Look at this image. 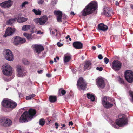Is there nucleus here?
Listing matches in <instances>:
<instances>
[{"mask_svg": "<svg viewBox=\"0 0 133 133\" xmlns=\"http://www.w3.org/2000/svg\"><path fill=\"white\" fill-rule=\"evenodd\" d=\"M36 113L35 110L32 108L30 109L28 112L26 111L22 114L19 119L21 123L25 122L31 120Z\"/></svg>", "mask_w": 133, "mask_h": 133, "instance_id": "obj_1", "label": "nucleus"}, {"mask_svg": "<svg viewBox=\"0 0 133 133\" xmlns=\"http://www.w3.org/2000/svg\"><path fill=\"white\" fill-rule=\"evenodd\" d=\"M97 5L96 2L93 1L89 3L82 11L83 16H85L92 13L97 9Z\"/></svg>", "mask_w": 133, "mask_h": 133, "instance_id": "obj_2", "label": "nucleus"}, {"mask_svg": "<svg viewBox=\"0 0 133 133\" xmlns=\"http://www.w3.org/2000/svg\"><path fill=\"white\" fill-rule=\"evenodd\" d=\"M2 70L3 74L7 76H10L13 72L12 68L8 64L3 65L2 66Z\"/></svg>", "mask_w": 133, "mask_h": 133, "instance_id": "obj_3", "label": "nucleus"}, {"mask_svg": "<svg viewBox=\"0 0 133 133\" xmlns=\"http://www.w3.org/2000/svg\"><path fill=\"white\" fill-rule=\"evenodd\" d=\"M3 55L5 58L10 61L14 60V56L12 52L9 49H5L3 52Z\"/></svg>", "mask_w": 133, "mask_h": 133, "instance_id": "obj_4", "label": "nucleus"}, {"mask_svg": "<svg viewBox=\"0 0 133 133\" xmlns=\"http://www.w3.org/2000/svg\"><path fill=\"white\" fill-rule=\"evenodd\" d=\"M111 98L109 97H104L102 100V104L104 107L106 108H111L113 105L110 103L111 101Z\"/></svg>", "mask_w": 133, "mask_h": 133, "instance_id": "obj_5", "label": "nucleus"}, {"mask_svg": "<svg viewBox=\"0 0 133 133\" xmlns=\"http://www.w3.org/2000/svg\"><path fill=\"white\" fill-rule=\"evenodd\" d=\"M48 19V17L46 15H44L40 18H36L34 19V22L37 24L38 23L41 25H44Z\"/></svg>", "mask_w": 133, "mask_h": 133, "instance_id": "obj_6", "label": "nucleus"}, {"mask_svg": "<svg viewBox=\"0 0 133 133\" xmlns=\"http://www.w3.org/2000/svg\"><path fill=\"white\" fill-rule=\"evenodd\" d=\"M124 76L126 80L129 83L133 82V72L131 70L126 71L124 73Z\"/></svg>", "mask_w": 133, "mask_h": 133, "instance_id": "obj_7", "label": "nucleus"}, {"mask_svg": "<svg viewBox=\"0 0 133 133\" xmlns=\"http://www.w3.org/2000/svg\"><path fill=\"white\" fill-rule=\"evenodd\" d=\"M124 115L123 117L116 120V124L119 126H123L127 124L128 119L127 117H124Z\"/></svg>", "mask_w": 133, "mask_h": 133, "instance_id": "obj_8", "label": "nucleus"}, {"mask_svg": "<svg viewBox=\"0 0 133 133\" xmlns=\"http://www.w3.org/2000/svg\"><path fill=\"white\" fill-rule=\"evenodd\" d=\"M77 86L79 89L84 90L86 88V84L84 80L82 78H80L77 81Z\"/></svg>", "mask_w": 133, "mask_h": 133, "instance_id": "obj_9", "label": "nucleus"}, {"mask_svg": "<svg viewBox=\"0 0 133 133\" xmlns=\"http://www.w3.org/2000/svg\"><path fill=\"white\" fill-rule=\"evenodd\" d=\"M122 64L118 60H114L112 64V67L115 71H118L120 70Z\"/></svg>", "mask_w": 133, "mask_h": 133, "instance_id": "obj_10", "label": "nucleus"}, {"mask_svg": "<svg viewBox=\"0 0 133 133\" xmlns=\"http://www.w3.org/2000/svg\"><path fill=\"white\" fill-rule=\"evenodd\" d=\"M14 43L18 45L19 44H22L25 43L26 41L25 39L24 38H21L19 36H16L14 37Z\"/></svg>", "mask_w": 133, "mask_h": 133, "instance_id": "obj_11", "label": "nucleus"}, {"mask_svg": "<svg viewBox=\"0 0 133 133\" xmlns=\"http://www.w3.org/2000/svg\"><path fill=\"white\" fill-rule=\"evenodd\" d=\"M1 121L3 125L5 127H9L12 124L11 120L7 118H2Z\"/></svg>", "mask_w": 133, "mask_h": 133, "instance_id": "obj_12", "label": "nucleus"}, {"mask_svg": "<svg viewBox=\"0 0 133 133\" xmlns=\"http://www.w3.org/2000/svg\"><path fill=\"white\" fill-rule=\"evenodd\" d=\"M12 1L9 0L0 3V6L2 8H8L11 7L13 4Z\"/></svg>", "mask_w": 133, "mask_h": 133, "instance_id": "obj_13", "label": "nucleus"}, {"mask_svg": "<svg viewBox=\"0 0 133 133\" xmlns=\"http://www.w3.org/2000/svg\"><path fill=\"white\" fill-rule=\"evenodd\" d=\"M17 74L18 77H23L26 75L25 71L22 66H18L17 67Z\"/></svg>", "mask_w": 133, "mask_h": 133, "instance_id": "obj_14", "label": "nucleus"}, {"mask_svg": "<svg viewBox=\"0 0 133 133\" xmlns=\"http://www.w3.org/2000/svg\"><path fill=\"white\" fill-rule=\"evenodd\" d=\"M15 31V29L14 28L8 27L6 30L4 36L6 37L7 36L11 35L14 33Z\"/></svg>", "mask_w": 133, "mask_h": 133, "instance_id": "obj_15", "label": "nucleus"}, {"mask_svg": "<svg viewBox=\"0 0 133 133\" xmlns=\"http://www.w3.org/2000/svg\"><path fill=\"white\" fill-rule=\"evenodd\" d=\"M32 47L36 52L38 53H40L44 50V47L41 45L35 44L33 45Z\"/></svg>", "mask_w": 133, "mask_h": 133, "instance_id": "obj_16", "label": "nucleus"}, {"mask_svg": "<svg viewBox=\"0 0 133 133\" xmlns=\"http://www.w3.org/2000/svg\"><path fill=\"white\" fill-rule=\"evenodd\" d=\"M10 99H6L3 100L2 102V105L6 108H10Z\"/></svg>", "mask_w": 133, "mask_h": 133, "instance_id": "obj_17", "label": "nucleus"}, {"mask_svg": "<svg viewBox=\"0 0 133 133\" xmlns=\"http://www.w3.org/2000/svg\"><path fill=\"white\" fill-rule=\"evenodd\" d=\"M54 13L55 15H58L57 18V20L58 22H61L62 17V12L60 11H55L54 12Z\"/></svg>", "mask_w": 133, "mask_h": 133, "instance_id": "obj_18", "label": "nucleus"}, {"mask_svg": "<svg viewBox=\"0 0 133 133\" xmlns=\"http://www.w3.org/2000/svg\"><path fill=\"white\" fill-rule=\"evenodd\" d=\"M97 84L98 87L101 88H103L105 86V84L104 80L101 78L98 79L97 82Z\"/></svg>", "mask_w": 133, "mask_h": 133, "instance_id": "obj_19", "label": "nucleus"}, {"mask_svg": "<svg viewBox=\"0 0 133 133\" xmlns=\"http://www.w3.org/2000/svg\"><path fill=\"white\" fill-rule=\"evenodd\" d=\"M111 10L110 8L105 7L104 8L103 12L105 15L109 17L111 15Z\"/></svg>", "mask_w": 133, "mask_h": 133, "instance_id": "obj_20", "label": "nucleus"}, {"mask_svg": "<svg viewBox=\"0 0 133 133\" xmlns=\"http://www.w3.org/2000/svg\"><path fill=\"white\" fill-rule=\"evenodd\" d=\"M73 46L77 49H82L83 47V44L79 42L76 41L73 42Z\"/></svg>", "mask_w": 133, "mask_h": 133, "instance_id": "obj_21", "label": "nucleus"}, {"mask_svg": "<svg viewBox=\"0 0 133 133\" xmlns=\"http://www.w3.org/2000/svg\"><path fill=\"white\" fill-rule=\"evenodd\" d=\"M98 29L103 31H106L108 29V27L103 23H100L98 25Z\"/></svg>", "mask_w": 133, "mask_h": 133, "instance_id": "obj_22", "label": "nucleus"}, {"mask_svg": "<svg viewBox=\"0 0 133 133\" xmlns=\"http://www.w3.org/2000/svg\"><path fill=\"white\" fill-rule=\"evenodd\" d=\"M91 63L89 61H86L85 63V65L84 66V70L89 69L90 68Z\"/></svg>", "mask_w": 133, "mask_h": 133, "instance_id": "obj_23", "label": "nucleus"}, {"mask_svg": "<svg viewBox=\"0 0 133 133\" xmlns=\"http://www.w3.org/2000/svg\"><path fill=\"white\" fill-rule=\"evenodd\" d=\"M17 105V104L14 101H13L10 99V102L9 104L10 108L14 109L16 107Z\"/></svg>", "mask_w": 133, "mask_h": 133, "instance_id": "obj_24", "label": "nucleus"}, {"mask_svg": "<svg viewBox=\"0 0 133 133\" xmlns=\"http://www.w3.org/2000/svg\"><path fill=\"white\" fill-rule=\"evenodd\" d=\"M49 99L51 102L54 103L56 101L57 97L55 96H50L49 97Z\"/></svg>", "mask_w": 133, "mask_h": 133, "instance_id": "obj_25", "label": "nucleus"}, {"mask_svg": "<svg viewBox=\"0 0 133 133\" xmlns=\"http://www.w3.org/2000/svg\"><path fill=\"white\" fill-rule=\"evenodd\" d=\"M87 96L88 98L89 99H90L91 101H94L95 98L93 95L90 93H88L87 94Z\"/></svg>", "mask_w": 133, "mask_h": 133, "instance_id": "obj_26", "label": "nucleus"}, {"mask_svg": "<svg viewBox=\"0 0 133 133\" xmlns=\"http://www.w3.org/2000/svg\"><path fill=\"white\" fill-rule=\"evenodd\" d=\"M27 19L24 17H18V19L17 20L18 22L19 23H22L27 21Z\"/></svg>", "mask_w": 133, "mask_h": 133, "instance_id": "obj_27", "label": "nucleus"}, {"mask_svg": "<svg viewBox=\"0 0 133 133\" xmlns=\"http://www.w3.org/2000/svg\"><path fill=\"white\" fill-rule=\"evenodd\" d=\"M17 19L16 18L10 19L9 20L7 21L6 24H7L11 25L13 23H14L15 21Z\"/></svg>", "mask_w": 133, "mask_h": 133, "instance_id": "obj_28", "label": "nucleus"}, {"mask_svg": "<svg viewBox=\"0 0 133 133\" xmlns=\"http://www.w3.org/2000/svg\"><path fill=\"white\" fill-rule=\"evenodd\" d=\"M32 11L37 15H40L41 13V11L39 10H36L35 9H33Z\"/></svg>", "mask_w": 133, "mask_h": 133, "instance_id": "obj_29", "label": "nucleus"}, {"mask_svg": "<svg viewBox=\"0 0 133 133\" xmlns=\"http://www.w3.org/2000/svg\"><path fill=\"white\" fill-rule=\"evenodd\" d=\"M23 35L26 37L29 40H31L32 39L31 35V34H29L26 33L23 34Z\"/></svg>", "mask_w": 133, "mask_h": 133, "instance_id": "obj_30", "label": "nucleus"}, {"mask_svg": "<svg viewBox=\"0 0 133 133\" xmlns=\"http://www.w3.org/2000/svg\"><path fill=\"white\" fill-rule=\"evenodd\" d=\"M31 26L30 25H24L22 28V30L24 31H26L30 29Z\"/></svg>", "mask_w": 133, "mask_h": 133, "instance_id": "obj_31", "label": "nucleus"}, {"mask_svg": "<svg viewBox=\"0 0 133 133\" xmlns=\"http://www.w3.org/2000/svg\"><path fill=\"white\" fill-rule=\"evenodd\" d=\"M70 56H65L64 58V63L68 62L71 59Z\"/></svg>", "mask_w": 133, "mask_h": 133, "instance_id": "obj_32", "label": "nucleus"}, {"mask_svg": "<svg viewBox=\"0 0 133 133\" xmlns=\"http://www.w3.org/2000/svg\"><path fill=\"white\" fill-rule=\"evenodd\" d=\"M28 2L27 1H25L23 2L20 6V8L21 9H22L24 7H25L26 5L28 4Z\"/></svg>", "mask_w": 133, "mask_h": 133, "instance_id": "obj_33", "label": "nucleus"}, {"mask_svg": "<svg viewBox=\"0 0 133 133\" xmlns=\"http://www.w3.org/2000/svg\"><path fill=\"white\" fill-rule=\"evenodd\" d=\"M35 96V94H32L30 95L27 96L26 97V99L27 100H30Z\"/></svg>", "mask_w": 133, "mask_h": 133, "instance_id": "obj_34", "label": "nucleus"}, {"mask_svg": "<svg viewBox=\"0 0 133 133\" xmlns=\"http://www.w3.org/2000/svg\"><path fill=\"white\" fill-rule=\"evenodd\" d=\"M45 121L44 119L42 118L39 121V124L43 126L44 124Z\"/></svg>", "mask_w": 133, "mask_h": 133, "instance_id": "obj_35", "label": "nucleus"}, {"mask_svg": "<svg viewBox=\"0 0 133 133\" xmlns=\"http://www.w3.org/2000/svg\"><path fill=\"white\" fill-rule=\"evenodd\" d=\"M23 62L24 64L25 65H27L29 64V62L26 59H25L23 60Z\"/></svg>", "mask_w": 133, "mask_h": 133, "instance_id": "obj_36", "label": "nucleus"}, {"mask_svg": "<svg viewBox=\"0 0 133 133\" xmlns=\"http://www.w3.org/2000/svg\"><path fill=\"white\" fill-rule=\"evenodd\" d=\"M119 82L121 84H124V81L123 79H122L120 77H119Z\"/></svg>", "mask_w": 133, "mask_h": 133, "instance_id": "obj_37", "label": "nucleus"}, {"mask_svg": "<svg viewBox=\"0 0 133 133\" xmlns=\"http://www.w3.org/2000/svg\"><path fill=\"white\" fill-rule=\"evenodd\" d=\"M104 62L106 64H107L108 63L109 61V59L107 57H105L104 59Z\"/></svg>", "mask_w": 133, "mask_h": 133, "instance_id": "obj_38", "label": "nucleus"}, {"mask_svg": "<svg viewBox=\"0 0 133 133\" xmlns=\"http://www.w3.org/2000/svg\"><path fill=\"white\" fill-rule=\"evenodd\" d=\"M56 33L57 32V30L55 29L54 30H52L50 31L51 34V35H54L55 34V32Z\"/></svg>", "mask_w": 133, "mask_h": 133, "instance_id": "obj_39", "label": "nucleus"}, {"mask_svg": "<svg viewBox=\"0 0 133 133\" xmlns=\"http://www.w3.org/2000/svg\"><path fill=\"white\" fill-rule=\"evenodd\" d=\"M38 3L39 4H42L44 2V0H37Z\"/></svg>", "mask_w": 133, "mask_h": 133, "instance_id": "obj_40", "label": "nucleus"}, {"mask_svg": "<svg viewBox=\"0 0 133 133\" xmlns=\"http://www.w3.org/2000/svg\"><path fill=\"white\" fill-rule=\"evenodd\" d=\"M96 69L97 70H99V71H101L102 70H103V68H102L101 67H97L96 68Z\"/></svg>", "mask_w": 133, "mask_h": 133, "instance_id": "obj_41", "label": "nucleus"}, {"mask_svg": "<svg viewBox=\"0 0 133 133\" xmlns=\"http://www.w3.org/2000/svg\"><path fill=\"white\" fill-rule=\"evenodd\" d=\"M57 45L59 47H60L62 46L63 44H61L60 43L58 42L57 43Z\"/></svg>", "mask_w": 133, "mask_h": 133, "instance_id": "obj_42", "label": "nucleus"}, {"mask_svg": "<svg viewBox=\"0 0 133 133\" xmlns=\"http://www.w3.org/2000/svg\"><path fill=\"white\" fill-rule=\"evenodd\" d=\"M61 93L62 94L64 95L66 93V91L65 90H62L61 91Z\"/></svg>", "mask_w": 133, "mask_h": 133, "instance_id": "obj_43", "label": "nucleus"}, {"mask_svg": "<svg viewBox=\"0 0 133 133\" xmlns=\"http://www.w3.org/2000/svg\"><path fill=\"white\" fill-rule=\"evenodd\" d=\"M98 58L100 60H101L103 59V57L102 55L99 54L98 56Z\"/></svg>", "mask_w": 133, "mask_h": 133, "instance_id": "obj_44", "label": "nucleus"}, {"mask_svg": "<svg viewBox=\"0 0 133 133\" xmlns=\"http://www.w3.org/2000/svg\"><path fill=\"white\" fill-rule=\"evenodd\" d=\"M130 95L132 98V100L133 101V92L130 91Z\"/></svg>", "mask_w": 133, "mask_h": 133, "instance_id": "obj_45", "label": "nucleus"}, {"mask_svg": "<svg viewBox=\"0 0 133 133\" xmlns=\"http://www.w3.org/2000/svg\"><path fill=\"white\" fill-rule=\"evenodd\" d=\"M55 126H56V128L57 129L58 126V124L56 122L55 123Z\"/></svg>", "mask_w": 133, "mask_h": 133, "instance_id": "obj_46", "label": "nucleus"}, {"mask_svg": "<svg viewBox=\"0 0 133 133\" xmlns=\"http://www.w3.org/2000/svg\"><path fill=\"white\" fill-rule=\"evenodd\" d=\"M73 123L72 121L69 122V125H73Z\"/></svg>", "mask_w": 133, "mask_h": 133, "instance_id": "obj_47", "label": "nucleus"}, {"mask_svg": "<svg viewBox=\"0 0 133 133\" xmlns=\"http://www.w3.org/2000/svg\"><path fill=\"white\" fill-rule=\"evenodd\" d=\"M46 76L48 77H50L51 76V75L50 74H46Z\"/></svg>", "mask_w": 133, "mask_h": 133, "instance_id": "obj_48", "label": "nucleus"}, {"mask_svg": "<svg viewBox=\"0 0 133 133\" xmlns=\"http://www.w3.org/2000/svg\"><path fill=\"white\" fill-rule=\"evenodd\" d=\"M43 71V70H40L39 71H38L37 72L39 74H41L42 72Z\"/></svg>", "mask_w": 133, "mask_h": 133, "instance_id": "obj_49", "label": "nucleus"}, {"mask_svg": "<svg viewBox=\"0 0 133 133\" xmlns=\"http://www.w3.org/2000/svg\"><path fill=\"white\" fill-rule=\"evenodd\" d=\"M87 124L89 126H91V123L90 122H88L87 123Z\"/></svg>", "mask_w": 133, "mask_h": 133, "instance_id": "obj_50", "label": "nucleus"}, {"mask_svg": "<svg viewBox=\"0 0 133 133\" xmlns=\"http://www.w3.org/2000/svg\"><path fill=\"white\" fill-rule=\"evenodd\" d=\"M96 48L95 46H92V49L93 50H96Z\"/></svg>", "mask_w": 133, "mask_h": 133, "instance_id": "obj_51", "label": "nucleus"}, {"mask_svg": "<svg viewBox=\"0 0 133 133\" xmlns=\"http://www.w3.org/2000/svg\"><path fill=\"white\" fill-rule=\"evenodd\" d=\"M57 1L58 0H54V1H53V2H54V3H52L53 4H55L57 2Z\"/></svg>", "mask_w": 133, "mask_h": 133, "instance_id": "obj_52", "label": "nucleus"}, {"mask_svg": "<svg viewBox=\"0 0 133 133\" xmlns=\"http://www.w3.org/2000/svg\"><path fill=\"white\" fill-rule=\"evenodd\" d=\"M115 4L116 6L119 5V3L117 1H116V2Z\"/></svg>", "mask_w": 133, "mask_h": 133, "instance_id": "obj_53", "label": "nucleus"}, {"mask_svg": "<svg viewBox=\"0 0 133 133\" xmlns=\"http://www.w3.org/2000/svg\"><path fill=\"white\" fill-rule=\"evenodd\" d=\"M70 14L71 15H74L75 14H74V12L72 11L70 13Z\"/></svg>", "mask_w": 133, "mask_h": 133, "instance_id": "obj_54", "label": "nucleus"}, {"mask_svg": "<svg viewBox=\"0 0 133 133\" xmlns=\"http://www.w3.org/2000/svg\"><path fill=\"white\" fill-rule=\"evenodd\" d=\"M112 126L113 127H114L115 128H117L116 124L113 125V124H112Z\"/></svg>", "mask_w": 133, "mask_h": 133, "instance_id": "obj_55", "label": "nucleus"}, {"mask_svg": "<svg viewBox=\"0 0 133 133\" xmlns=\"http://www.w3.org/2000/svg\"><path fill=\"white\" fill-rule=\"evenodd\" d=\"M70 37V36L69 35H68L66 37V39H68V38Z\"/></svg>", "mask_w": 133, "mask_h": 133, "instance_id": "obj_56", "label": "nucleus"}, {"mask_svg": "<svg viewBox=\"0 0 133 133\" xmlns=\"http://www.w3.org/2000/svg\"><path fill=\"white\" fill-rule=\"evenodd\" d=\"M41 33V31L39 30L38 31V32H37V34H39Z\"/></svg>", "mask_w": 133, "mask_h": 133, "instance_id": "obj_57", "label": "nucleus"}, {"mask_svg": "<svg viewBox=\"0 0 133 133\" xmlns=\"http://www.w3.org/2000/svg\"><path fill=\"white\" fill-rule=\"evenodd\" d=\"M97 46L98 48H99L101 47V46L98 44H97Z\"/></svg>", "mask_w": 133, "mask_h": 133, "instance_id": "obj_58", "label": "nucleus"}, {"mask_svg": "<svg viewBox=\"0 0 133 133\" xmlns=\"http://www.w3.org/2000/svg\"><path fill=\"white\" fill-rule=\"evenodd\" d=\"M50 63L51 64H52L53 63V61L52 60L50 61Z\"/></svg>", "mask_w": 133, "mask_h": 133, "instance_id": "obj_59", "label": "nucleus"}, {"mask_svg": "<svg viewBox=\"0 0 133 133\" xmlns=\"http://www.w3.org/2000/svg\"><path fill=\"white\" fill-rule=\"evenodd\" d=\"M54 61L55 62H57V61L56 60V58H54Z\"/></svg>", "mask_w": 133, "mask_h": 133, "instance_id": "obj_60", "label": "nucleus"}, {"mask_svg": "<svg viewBox=\"0 0 133 133\" xmlns=\"http://www.w3.org/2000/svg\"><path fill=\"white\" fill-rule=\"evenodd\" d=\"M131 7L132 9H133V5H131Z\"/></svg>", "mask_w": 133, "mask_h": 133, "instance_id": "obj_61", "label": "nucleus"}, {"mask_svg": "<svg viewBox=\"0 0 133 133\" xmlns=\"http://www.w3.org/2000/svg\"><path fill=\"white\" fill-rule=\"evenodd\" d=\"M56 58L58 60H59V58L58 57H56Z\"/></svg>", "mask_w": 133, "mask_h": 133, "instance_id": "obj_62", "label": "nucleus"}, {"mask_svg": "<svg viewBox=\"0 0 133 133\" xmlns=\"http://www.w3.org/2000/svg\"><path fill=\"white\" fill-rule=\"evenodd\" d=\"M62 125L63 127H65V125L64 124H63V125L62 124Z\"/></svg>", "mask_w": 133, "mask_h": 133, "instance_id": "obj_63", "label": "nucleus"}, {"mask_svg": "<svg viewBox=\"0 0 133 133\" xmlns=\"http://www.w3.org/2000/svg\"><path fill=\"white\" fill-rule=\"evenodd\" d=\"M82 60H84V57H83V56H82Z\"/></svg>", "mask_w": 133, "mask_h": 133, "instance_id": "obj_64", "label": "nucleus"}]
</instances>
